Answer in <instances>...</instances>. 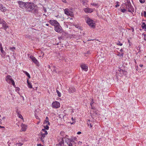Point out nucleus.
Here are the masks:
<instances>
[{
	"label": "nucleus",
	"instance_id": "nucleus-39",
	"mask_svg": "<svg viewBox=\"0 0 146 146\" xmlns=\"http://www.w3.org/2000/svg\"><path fill=\"white\" fill-rule=\"evenodd\" d=\"M94 103V102L93 101V100L92 99V100L91 102L90 103V105L91 106H92V104H93Z\"/></svg>",
	"mask_w": 146,
	"mask_h": 146
},
{
	"label": "nucleus",
	"instance_id": "nucleus-4",
	"mask_svg": "<svg viewBox=\"0 0 146 146\" xmlns=\"http://www.w3.org/2000/svg\"><path fill=\"white\" fill-rule=\"evenodd\" d=\"M87 23L89 26L92 28H94L95 27V23L94 21L88 17H87L85 19Z\"/></svg>",
	"mask_w": 146,
	"mask_h": 146
},
{
	"label": "nucleus",
	"instance_id": "nucleus-13",
	"mask_svg": "<svg viewBox=\"0 0 146 146\" xmlns=\"http://www.w3.org/2000/svg\"><path fill=\"white\" fill-rule=\"evenodd\" d=\"M22 127V130L23 131H25L27 129V126L23 124H22L21 125Z\"/></svg>",
	"mask_w": 146,
	"mask_h": 146
},
{
	"label": "nucleus",
	"instance_id": "nucleus-41",
	"mask_svg": "<svg viewBox=\"0 0 146 146\" xmlns=\"http://www.w3.org/2000/svg\"><path fill=\"white\" fill-rule=\"evenodd\" d=\"M72 144L73 143H70V142L68 144H67V145H68L69 146H73Z\"/></svg>",
	"mask_w": 146,
	"mask_h": 146
},
{
	"label": "nucleus",
	"instance_id": "nucleus-64",
	"mask_svg": "<svg viewBox=\"0 0 146 146\" xmlns=\"http://www.w3.org/2000/svg\"><path fill=\"white\" fill-rule=\"evenodd\" d=\"M131 29L132 30V32H133L134 31V28L133 27H131Z\"/></svg>",
	"mask_w": 146,
	"mask_h": 146
},
{
	"label": "nucleus",
	"instance_id": "nucleus-62",
	"mask_svg": "<svg viewBox=\"0 0 146 146\" xmlns=\"http://www.w3.org/2000/svg\"><path fill=\"white\" fill-rule=\"evenodd\" d=\"M47 123L48 124L47 125H50V123L49 122V121L47 122Z\"/></svg>",
	"mask_w": 146,
	"mask_h": 146
},
{
	"label": "nucleus",
	"instance_id": "nucleus-52",
	"mask_svg": "<svg viewBox=\"0 0 146 146\" xmlns=\"http://www.w3.org/2000/svg\"><path fill=\"white\" fill-rule=\"evenodd\" d=\"M51 67L52 68H56V66H53V65H52Z\"/></svg>",
	"mask_w": 146,
	"mask_h": 146
},
{
	"label": "nucleus",
	"instance_id": "nucleus-58",
	"mask_svg": "<svg viewBox=\"0 0 146 146\" xmlns=\"http://www.w3.org/2000/svg\"><path fill=\"white\" fill-rule=\"evenodd\" d=\"M70 37L71 38V37H73V36H74V35H70Z\"/></svg>",
	"mask_w": 146,
	"mask_h": 146
},
{
	"label": "nucleus",
	"instance_id": "nucleus-8",
	"mask_svg": "<svg viewBox=\"0 0 146 146\" xmlns=\"http://www.w3.org/2000/svg\"><path fill=\"white\" fill-rule=\"evenodd\" d=\"M80 67L82 70L85 71H87L88 70V66L84 64H82L80 65Z\"/></svg>",
	"mask_w": 146,
	"mask_h": 146
},
{
	"label": "nucleus",
	"instance_id": "nucleus-42",
	"mask_svg": "<svg viewBox=\"0 0 146 146\" xmlns=\"http://www.w3.org/2000/svg\"><path fill=\"white\" fill-rule=\"evenodd\" d=\"M139 1L141 3H144L145 2V0H139Z\"/></svg>",
	"mask_w": 146,
	"mask_h": 146
},
{
	"label": "nucleus",
	"instance_id": "nucleus-9",
	"mask_svg": "<svg viewBox=\"0 0 146 146\" xmlns=\"http://www.w3.org/2000/svg\"><path fill=\"white\" fill-rule=\"evenodd\" d=\"M84 11L86 13H91L93 11V9L87 7L84 9Z\"/></svg>",
	"mask_w": 146,
	"mask_h": 146
},
{
	"label": "nucleus",
	"instance_id": "nucleus-24",
	"mask_svg": "<svg viewBox=\"0 0 146 146\" xmlns=\"http://www.w3.org/2000/svg\"><path fill=\"white\" fill-rule=\"evenodd\" d=\"M0 50L1 53L3 54V55H5V52L4 51V50L3 49V48H0Z\"/></svg>",
	"mask_w": 146,
	"mask_h": 146
},
{
	"label": "nucleus",
	"instance_id": "nucleus-46",
	"mask_svg": "<svg viewBox=\"0 0 146 146\" xmlns=\"http://www.w3.org/2000/svg\"><path fill=\"white\" fill-rule=\"evenodd\" d=\"M70 142L72 143H74V141L73 140V139H70Z\"/></svg>",
	"mask_w": 146,
	"mask_h": 146
},
{
	"label": "nucleus",
	"instance_id": "nucleus-11",
	"mask_svg": "<svg viewBox=\"0 0 146 146\" xmlns=\"http://www.w3.org/2000/svg\"><path fill=\"white\" fill-rule=\"evenodd\" d=\"M2 27L3 29L4 30L6 31L7 28L9 27V26L7 25L5 21L2 23Z\"/></svg>",
	"mask_w": 146,
	"mask_h": 146
},
{
	"label": "nucleus",
	"instance_id": "nucleus-40",
	"mask_svg": "<svg viewBox=\"0 0 146 146\" xmlns=\"http://www.w3.org/2000/svg\"><path fill=\"white\" fill-rule=\"evenodd\" d=\"M51 70L53 72H55L56 73L57 72L56 71V69L55 68H52V69H51Z\"/></svg>",
	"mask_w": 146,
	"mask_h": 146
},
{
	"label": "nucleus",
	"instance_id": "nucleus-25",
	"mask_svg": "<svg viewBox=\"0 0 146 146\" xmlns=\"http://www.w3.org/2000/svg\"><path fill=\"white\" fill-rule=\"evenodd\" d=\"M43 127L44 128V129H45L46 130H48L49 128V127L48 125H46L45 126L44 125Z\"/></svg>",
	"mask_w": 146,
	"mask_h": 146
},
{
	"label": "nucleus",
	"instance_id": "nucleus-27",
	"mask_svg": "<svg viewBox=\"0 0 146 146\" xmlns=\"http://www.w3.org/2000/svg\"><path fill=\"white\" fill-rule=\"evenodd\" d=\"M56 92L58 94V96L59 97H60L61 96V93L58 90H56Z\"/></svg>",
	"mask_w": 146,
	"mask_h": 146
},
{
	"label": "nucleus",
	"instance_id": "nucleus-44",
	"mask_svg": "<svg viewBox=\"0 0 146 146\" xmlns=\"http://www.w3.org/2000/svg\"><path fill=\"white\" fill-rule=\"evenodd\" d=\"M40 139L41 141L43 143H44V138H43L40 137Z\"/></svg>",
	"mask_w": 146,
	"mask_h": 146
},
{
	"label": "nucleus",
	"instance_id": "nucleus-57",
	"mask_svg": "<svg viewBox=\"0 0 146 146\" xmlns=\"http://www.w3.org/2000/svg\"><path fill=\"white\" fill-rule=\"evenodd\" d=\"M26 37H29V35H25V36Z\"/></svg>",
	"mask_w": 146,
	"mask_h": 146
},
{
	"label": "nucleus",
	"instance_id": "nucleus-5",
	"mask_svg": "<svg viewBox=\"0 0 146 146\" xmlns=\"http://www.w3.org/2000/svg\"><path fill=\"white\" fill-rule=\"evenodd\" d=\"M18 3L19 5V7L20 8L23 9L24 8H25L27 2L25 3L22 1H18Z\"/></svg>",
	"mask_w": 146,
	"mask_h": 146
},
{
	"label": "nucleus",
	"instance_id": "nucleus-29",
	"mask_svg": "<svg viewBox=\"0 0 146 146\" xmlns=\"http://www.w3.org/2000/svg\"><path fill=\"white\" fill-rule=\"evenodd\" d=\"M23 143H17L16 144V145L17 146V145H18V146H21L23 144Z\"/></svg>",
	"mask_w": 146,
	"mask_h": 146
},
{
	"label": "nucleus",
	"instance_id": "nucleus-7",
	"mask_svg": "<svg viewBox=\"0 0 146 146\" xmlns=\"http://www.w3.org/2000/svg\"><path fill=\"white\" fill-rule=\"evenodd\" d=\"M52 107L53 108H58L60 107V103L57 101L54 102L52 104Z\"/></svg>",
	"mask_w": 146,
	"mask_h": 146
},
{
	"label": "nucleus",
	"instance_id": "nucleus-33",
	"mask_svg": "<svg viewBox=\"0 0 146 146\" xmlns=\"http://www.w3.org/2000/svg\"><path fill=\"white\" fill-rule=\"evenodd\" d=\"M23 72L27 76H28L29 75V74L27 72L25 71H23Z\"/></svg>",
	"mask_w": 146,
	"mask_h": 146
},
{
	"label": "nucleus",
	"instance_id": "nucleus-59",
	"mask_svg": "<svg viewBox=\"0 0 146 146\" xmlns=\"http://www.w3.org/2000/svg\"><path fill=\"white\" fill-rule=\"evenodd\" d=\"M76 122L75 121H74V122H72V123H71V124H74Z\"/></svg>",
	"mask_w": 146,
	"mask_h": 146
},
{
	"label": "nucleus",
	"instance_id": "nucleus-55",
	"mask_svg": "<svg viewBox=\"0 0 146 146\" xmlns=\"http://www.w3.org/2000/svg\"><path fill=\"white\" fill-rule=\"evenodd\" d=\"M0 48H3L2 47V44L1 43H0Z\"/></svg>",
	"mask_w": 146,
	"mask_h": 146
},
{
	"label": "nucleus",
	"instance_id": "nucleus-36",
	"mask_svg": "<svg viewBox=\"0 0 146 146\" xmlns=\"http://www.w3.org/2000/svg\"><path fill=\"white\" fill-rule=\"evenodd\" d=\"M4 21L0 17V23L2 24Z\"/></svg>",
	"mask_w": 146,
	"mask_h": 146
},
{
	"label": "nucleus",
	"instance_id": "nucleus-37",
	"mask_svg": "<svg viewBox=\"0 0 146 146\" xmlns=\"http://www.w3.org/2000/svg\"><path fill=\"white\" fill-rule=\"evenodd\" d=\"M15 48L14 47H11L10 48V49L11 50H12L13 51V50H15Z\"/></svg>",
	"mask_w": 146,
	"mask_h": 146
},
{
	"label": "nucleus",
	"instance_id": "nucleus-47",
	"mask_svg": "<svg viewBox=\"0 0 146 146\" xmlns=\"http://www.w3.org/2000/svg\"><path fill=\"white\" fill-rule=\"evenodd\" d=\"M12 83V85L14 86V87H15V82H13Z\"/></svg>",
	"mask_w": 146,
	"mask_h": 146
},
{
	"label": "nucleus",
	"instance_id": "nucleus-6",
	"mask_svg": "<svg viewBox=\"0 0 146 146\" xmlns=\"http://www.w3.org/2000/svg\"><path fill=\"white\" fill-rule=\"evenodd\" d=\"M64 13L66 15L70 16L71 17L73 16V13L72 11H69L68 9H66L64 10Z\"/></svg>",
	"mask_w": 146,
	"mask_h": 146
},
{
	"label": "nucleus",
	"instance_id": "nucleus-56",
	"mask_svg": "<svg viewBox=\"0 0 146 146\" xmlns=\"http://www.w3.org/2000/svg\"><path fill=\"white\" fill-rule=\"evenodd\" d=\"M81 133V132L80 131H78L77 133V134H80Z\"/></svg>",
	"mask_w": 146,
	"mask_h": 146
},
{
	"label": "nucleus",
	"instance_id": "nucleus-21",
	"mask_svg": "<svg viewBox=\"0 0 146 146\" xmlns=\"http://www.w3.org/2000/svg\"><path fill=\"white\" fill-rule=\"evenodd\" d=\"M46 130V129H42L41 132H42L44 133V134H47V131Z\"/></svg>",
	"mask_w": 146,
	"mask_h": 146
},
{
	"label": "nucleus",
	"instance_id": "nucleus-28",
	"mask_svg": "<svg viewBox=\"0 0 146 146\" xmlns=\"http://www.w3.org/2000/svg\"><path fill=\"white\" fill-rule=\"evenodd\" d=\"M88 121H89V122H88V124L89 125H89H90V128H91L92 127V124L91 123H89V122L90 121V120H88Z\"/></svg>",
	"mask_w": 146,
	"mask_h": 146
},
{
	"label": "nucleus",
	"instance_id": "nucleus-22",
	"mask_svg": "<svg viewBox=\"0 0 146 146\" xmlns=\"http://www.w3.org/2000/svg\"><path fill=\"white\" fill-rule=\"evenodd\" d=\"M120 51L121 52V54H120V56H121L122 58L124 54V51L122 49H121Z\"/></svg>",
	"mask_w": 146,
	"mask_h": 146
},
{
	"label": "nucleus",
	"instance_id": "nucleus-1",
	"mask_svg": "<svg viewBox=\"0 0 146 146\" xmlns=\"http://www.w3.org/2000/svg\"><path fill=\"white\" fill-rule=\"evenodd\" d=\"M48 22L51 25L54 26L55 31L58 33L62 32V28L56 20L51 19L49 20Z\"/></svg>",
	"mask_w": 146,
	"mask_h": 146
},
{
	"label": "nucleus",
	"instance_id": "nucleus-12",
	"mask_svg": "<svg viewBox=\"0 0 146 146\" xmlns=\"http://www.w3.org/2000/svg\"><path fill=\"white\" fill-rule=\"evenodd\" d=\"M32 61L36 64L37 66H38L39 62L37 60L35 57L33 59H32Z\"/></svg>",
	"mask_w": 146,
	"mask_h": 146
},
{
	"label": "nucleus",
	"instance_id": "nucleus-23",
	"mask_svg": "<svg viewBox=\"0 0 146 146\" xmlns=\"http://www.w3.org/2000/svg\"><path fill=\"white\" fill-rule=\"evenodd\" d=\"M120 11L122 13H124L127 10L125 8H122L120 9Z\"/></svg>",
	"mask_w": 146,
	"mask_h": 146
},
{
	"label": "nucleus",
	"instance_id": "nucleus-15",
	"mask_svg": "<svg viewBox=\"0 0 146 146\" xmlns=\"http://www.w3.org/2000/svg\"><path fill=\"white\" fill-rule=\"evenodd\" d=\"M64 140L63 138H62V140L60 141L58 144V145L60 146H63L64 145Z\"/></svg>",
	"mask_w": 146,
	"mask_h": 146
},
{
	"label": "nucleus",
	"instance_id": "nucleus-26",
	"mask_svg": "<svg viewBox=\"0 0 146 146\" xmlns=\"http://www.w3.org/2000/svg\"><path fill=\"white\" fill-rule=\"evenodd\" d=\"M65 142L67 143V144H68V143L70 142V139L69 138L66 139L65 140Z\"/></svg>",
	"mask_w": 146,
	"mask_h": 146
},
{
	"label": "nucleus",
	"instance_id": "nucleus-20",
	"mask_svg": "<svg viewBox=\"0 0 146 146\" xmlns=\"http://www.w3.org/2000/svg\"><path fill=\"white\" fill-rule=\"evenodd\" d=\"M49 119L48 117H46L44 121L43 124H46L47 123V122L49 121Z\"/></svg>",
	"mask_w": 146,
	"mask_h": 146
},
{
	"label": "nucleus",
	"instance_id": "nucleus-18",
	"mask_svg": "<svg viewBox=\"0 0 146 146\" xmlns=\"http://www.w3.org/2000/svg\"><path fill=\"white\" fill-rule=\"evenodd\" d=\"M141 27L143 29H146V25L145 23H142Z\"/></svg>",
	"mask_w": 146,
	"mask_h": 146
},
{
	"label": "nucleus",
	"instance_id": "nucleus-50",
	"mask_svg": "<svg viewBox=\"0 0 146 146\" xmlns=\"http://www.w3.org/2000/svg\"><path fill=\"white\" fill-rule=\"evenodd\" d=\"M10 81L11 82V83H12L13 82H14V81L13 80V79L12 78H11V80H10Z\"/></svg>",
	"mask_w": 146,
	"mask_h": 146
},
{
	"label": "nucleus",
	"instance_id": "nucleus-16",
	"mask_svg": "<svg viewBox=\"0 0 146 146\" xmlns=\"http://www.w3.org/2000/svg\"><path fill=\"white\" fill-rule=\"evenodd\" d=\"M27 82L28 86V87L29 88H33L32 86L31 85V83L29 82L28 79H27Z\"/></svg>",
	"mask_w": 146,
	"mask_h": 146
},
{
	"label": "nucleus",
	"instance_id": "nucleus-32",
	"mask_svg": "<svg viewBox=\"0 0 146 146\" xmlns=\"http://www.w3.org/2000/svg\"><path fill=\"white\" fill-rule=\"evenodd\" d=\"M91 5L93 6H96L98 5V4L95 3H91Z\"/></svg>",
	"mask_w": 146,
	"mask_h": 146
},
{
	"label": "nucleus",
	"instance_id": "nucleus-10",
	"mask_svg": "<svg viewBox=\"0 0 146 146\" xmlns=\"http://www.w3.org/2000/svg\"><path fill=\"white\" fill-rule=\"evenodd\" d=\"M76 90V89L74 87H71L69 88L68 90V92L70 94H71L75 92Z\"/></svg>",
	"mask_w": 146,
	"mask_h": 146
},
{
	"label": "nucleus",
	"instance_id": "nucleus-48",
	"mask_svg": "<svg viewBox=\"0 0 146 146\" xmlns=\"http://www.w3.org/2000/svg\"><path fill=\"white\" fill-rule=\"evenodd\" d=\"M64 132H62V131H61L60 133V134L61 135V136H63V135H64Z\"/></svg>",
	"mask_w": 146,
	"mask_h": 146
},
{
	"label": "nucleus",
	"instance_id": "nucleus-31",
	"mask_svg": "<svg viewBox=\"0 0 146 146\" xmlns=\"http://www.w3.org/2000/svg\"><path fill=\"white\" fill-rule=\"evenodd\" d=\"M74 26L76 28H78L80 29H81V27L78 25H74Z\"/></svg>",
	"mask_w": 146,
	"mask_h": 146
},
{
	"label": "nucleus",
	"instance_id": "nucleus-54",
	"mask_svg": "<svg viewBox=\"0 0 146 146\" xmlns=\"http://www.w3.org/2000/svg\"><path fill=\"white\" fill-rule=\"evenodd\" d=\"M37 145V146H43V145H42L41 144H38Z\"/></svg>",
	"mask_w": 146,
	"mask_h": 146
},
{
	"label": "nucleus",
	"instance_id": "nucleus-63",
	"mask_svg": "<svg viewBox=\"0 0 146 146\" xmlns=\"http://www.w3.org/2000/svg\"><path fill=\"white\" fill-rule=\"evenodd\" d=\"M91 107L92 109H94V107L93 106H91Z\"/></svg>",
	"mask_w": 146,
	"mask_h": 146
},
{
	"label": "nucleus",
	"instance_id": "nucleus-3",
	"mask_svg": "<svg viewBox=\"0 0 146 146\" xmlns=\"http://www.w3.org/2000/svg\"><path fill=\"white\" fill-rule=\"evenodd\" d=\"M121 8H125L130 12H131L132 11L133 12L134 11V9L131 5L130 2L129 0H127V2L122 4L121 5Z\"/></svg>",
	"mask_w": 146,
	"mask_h": 146
},
{
	"label": "nucleus",
	"instance_id": "nucleus-30",
	"mask_svg": "<svg viewBox=\"0 0 146 146\" xmlns=\"http://www.w3.org/2000/svg\"><path fill=\"white\" fill-rule=\"evenodd\" d=\"M126 71H125V70H123L122 71V72H120V73L126 75Z\"/></svg>",
	"mask_w": 146,
	"mask_h": 146
},
{
	"label": "nucleus",
	"instance_id": "nucleus-17",
	"mask_svg": "<svg viewBox=\"0 0 146 146\" xmlns=\"http://www.w3.org/2000/svg\"><path fill=\"white\" fill-rule=\"evenodd\" d=\"M47 134H44V133L42 132H40V133L39 134V135L40 136H41V137L43 138H44L45 137V135H47Z\"/></svg>",
	"mask_w": 146,
	"mask_h": 146
},
{
	"label": "nucleus",
	"instance_id": "nucleus-14",
	"mask_svg": "<svg viewBox=\"0 0 146 146\" xmlns=\"http://www.w3.org/2000/svg\"><path fill=\"white\" fill-rule=\"evenodd\" d=\"M0 9L3 12H5L6 10V8L3 7V5L1 4L0 5Z\"/></svg>",
	"mask_w": 146,
	"mask_h": 146
},
{
	"label": "nucleus",
	"instance_id": "nucleus-38",
	"mask_svg": "<svg viewBox=\"0 0 146 146\" xmlns=\"http://www.w3.org/2000/svg\"><path fill=\"white\" fill-rule=\"evenodd\" d=\"M29 57L32 60V59H33L35 57H34L33 55H31L29 56Z\"/></svg>",
	"mask_w": 146,
	"mask_h": 146
},
{
	"label": "nucleus",
	"instance_id": "nucleus-61",
	"mask_svg": "<svg viewBox=\"0 0 146 146\" xmlns=\"http://www.w3.org/2000/svg\"><path fill=\"white\" fill-rule=\"evenodd\" d=\"M118 54H117V56H120V53L119 52H118Z\"/></svg>",
	"mask_w": 146,
	"mask_h": 146
},
{
	"label": "nucleus",
	"instance_id": "nucleus-60",
	"mask_svg": "<svg viewBox=\"0 0 146 146\" xmlns=\"http://www.w3.org/2000/svg\"><path fill=\"white\" fill-rule=\"evenodd\" d=\"M27 76L28 77L29 79L30 78H31V76L30 74H29L28 76Z\"/></svg>",
	"mask_w": 146,
	"mask_h": 146
},
{
	"label": "nucleus",
	"instance_id": "nucleus-34",
	"mask_svg": "<svg viewBox=\"0 0 146 146\" xmlns=\"http://www.w3.org/2000/svg\"><path fill=\"white\" fill-rule=\"evenodd\" d=\"M116 44L117 45H120V46H121L123 45V44L122 43H121L119 41Z\"/></svg>",
	"mask_w": 146,
	"mask_h": 146
},
{
	"label": "nucleus",
	"instance_id": "nucleus-2",
	"mask_svg": "<svg viewBox=\"0 0 146 146\" xmlns=\"http://www.w3.org/2000/svg\"><path fill=\"white\" fill-rule=\"evenodd\" d=\"M25 9L27 11L31 12L35 15L38 13V10L35 8V5L33 3L27 2Z\"/></svg>",
	"mask_w": 146,
	"mask_h": 146
},
{
	"label": "nucleus",
	"instance_id": "nucleus-35",
	"mask_svg": "<svg viewBox=\"0 0 146 146\" xmlns=\"http://www.w3.org/2000/svg\"><path fill=\"white\" fill-rule=\"evenodd\" d=\"M15 87L16 88V90H15V91L16 92H18V91H19V90H20V88H19L16 87Z\"/></svg>",
	"mask_w": 146,
	"mask_h": 146
},
{
	"label": "nucleus",
	"instance_id": "nucleus-43",
	"mask_svg": "<svg viewBox=\"0 0 146 146\" xmlns=\"http://www.w3.org/2000/svg\"><path fill=\"white\" fill-rule=\"evenodd\" d=\"M116 3H117V4H116V5H115V7H118L119 6V5H118V4L119 3V2H117Z\"/></svg>",
	"mask_w": 146,
	"mask_h": 146
},
{
	"label": "nucleus",
	"instance_id": "nucleus-45",
	"mask_svg": "<svg viewBox=\"0 0 146 146\" xmlns=\"http://www.w3.org/2000/svg\"><path fill=\"white\" fill-rule=\"evenodd\" d=\"M143 15L144 17L146 18V12L145 11H143Z\"/></svg>",
	"mask_w": 146,
	"mask_h": 146
},
{
	"label": "nucleus",
	"instance_id": "nucleus-19",
	"mask_svg": "<svg viewBox=\"0 0 146 146\" xmlns=\"http://www.w3.org/2000/svg\"><path fill=\"white\" fill-rule=\"evenodd\" d=\"M11 78H11V76H10L7 75L6 77V80L7 81L8 80H10Z\"/></svg>",
	"mask_w": 146,
	"mask_h": 146
},
{
	"label": "nucleus",
	"instance_id": "nucleus-53",
	"mask_svg": "<svg viewBox=\"0 0 146 146\" xmlns=\"http://www.w3.org/2000/svg\"><path fill=\"white\" fill-rule=\"evenodd\" d=\"M44 12V13H46V10L45 8H44V9L43 10Z\"/></svg>",
	"mask_w": 146,
	"mask_h": 146
},
{
	"label": "nucleus",
	"instance_id": "nucleus-49",
	"mask_svg": "<svg viewBox=\"0 0 146 146\" xmlns=\"http://www.w3.org/2000/svg\"><path fill=\"white\" fill-rule=\"evenodd\" d=\"M123 70L121 69V68H119L118 71L119 72H121Z\"/></svg>",
	"mask_w": 146,
	"mask_h": 146
},
{
	"label": "nucleus",
	"instance_id": "nucleus-51",
	"mask_svg": "<svg viewBox=\"0 0 146 146\" xmlns=\"http://www.w3.org/2000/svg\"><path fill=\"white\" fill-rule=\"evenodd\" d=\"M62 1L65 3H67V1L66 0H62Z\"/></svg>",
	"mask_w": 146,
	"mask_h": 146
}]
</instances>
